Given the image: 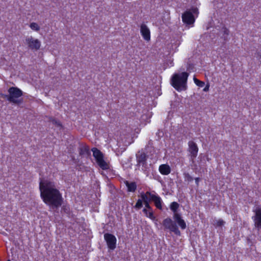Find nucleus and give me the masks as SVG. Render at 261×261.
<instances>
[{"label": "nucleus", "instance_id": "obj_23", "mask_svg": "<svg viewBox=\"0 0 261 261\" xmlns=\"http://www.w3.org/2000/svg\"><path fill=\"white\" fill-rule=\"evenodd\" d=\"M185 180L188 182H191L193 180V177L190 175L189 173H185L184 174Z\"/></svg>", "mask_w": 261, "mask_h": 261}, {"label": "nucleus", "instance_id": "obj_6", "mask_svg": "<svg viewBox=\"0 0 261 261\" xmlns=\"http://www.w3.org/2000/svg\"><path fill=\"white\" fill-rule=\"evenodd\" d=\"M179 205L177 202H172L170 205V208L171 210L174 213L173 218L176 221L178 225L182 229H185L186 228V223L184 220L181 218V217L179 214L177 213L178 208H179Z\"/></svg>", "mask_w": 261, "mask_h": 261}, {"label": "nucleus", "instance_id": "obj_21", "mask_svg": "<svg viewBox=\"0 0 261 261\" xmlns=\"http://www.w3.org/2000/svg\"><path fill=\"white\" fill-rule=\"evenodd\" d=\"M193 80L195 84L199 87H203L205 85L204 82L199 80L196 77H194Z\"/></svg>", "mask_w": 261, "mask_h": 261}, {"label": "nucleus", "instance_id": "obj_8", "mask_svg": "<svg viewBox=\"0 0 261 261\" xmlns=\"http://www.w3.org/2000/svg\"><path fill=\"white\" fill-rule=\"evenodd\" d=\"M163 225L166 229H169L177 236L180 235V231L175 223L170 218H167L163 221Z\"/></svg>", "mask_w": 261, "mask_h": 261}, {"label": "nucleus", "instance_id": "obj_19", "mask_svg": "<svg viewBox=\"0 0 261 261\" xmlns=\"http://www.w3.org/2000/svg\"><path fill=\"white\" fill-rule=\"evenodd\" d=\"M125 184L127 188V191L129 192H134L137 189V184L135 182H129L125 181Z\"/></svg>", "mask_w": 261, "mask_h": 261}, {"label": "nucleus", "instance_id": "obj_13", "mask_svg": "<svg viewBox=\"0 0 261 261\" xmlns=\"http://www.w3.org/2000/svg\"><path fill=\"white\" fill-rule=\"evenodd\" d=\"M140 32L145 40L148 41L150 40V32L146 25L145 24H142L141 25Z\"/></svg>", "mask_w": 261, "mask_h": 261}, {"label": "nucleus", "instance_id": "obj_30", "mask_svg": "<svg viewBox=\"0 0 261 261\" xmlns=\"http://www.w3.org/2000/svg\"><path fill=\"white\" fill-rule=\"evenodd\" d=\"M224 32L225 34H228L229 31L227 29H225Z\"/></svg>", "mask_w": 261, "mask_h": 261}, {"label": "nucleus", "instance_id": "obj_9", "mask_svg": "<svg viewBox=\"0 0 261 261\" xmlns=\"http://www.w3.org/2000/svg\"><path fill=\"white\" fill-rule=\"evenodd\" d=\"M103 237L108 248L110 250H114L116 247L117 244V239L116 237L113 234L106 233L104 234Z\"/></svg>", "mask_w": 261, "mask_h": 261}, {"label": "nucleus", "instance_id": "obj_7", "mask_svg": "<svg viewBox=\"0 0 261 261\" xmlns=\"http://www.w3.org/2000/svg\"><path fill=\"white\" fill-rule=\"evenodd\" d=\"M197 13L198 9L197 8H193L190 10L185 11L182 15V21L188 25L194 23L195 19L193 14Z\"/></svg>", "mask_w": 261, "mask_h": 261}, {"label": "nucleus", "instance_id": "obj_11", "mask_svg": "<svg viewBox=\"0 0 261 261\" xmlns=\"http://www.w3.org/2000/svg\"><path fill=\"white\" fill-rule=\"evenodd\" d=\"M25 43L32 50H38L41 46L40 41L37 39H34L32 36L25 38Z\"/></svg>", "mask_w": 261, "mask_h": 261}, {"label": "nucleus", "instance_id": "obj_24", "mask_svg": "<svg viewBox=\"0 0 261 261\" xmlns=\"http://www.w3.org/2000/svg\"><path fill=\"white\" fill-rule=\"evenodd\" d=\"M142 206H143V201L140 199H139L137 200L135 207L136 208L140 209L142 207Z\"/></svg>", "mask_w": 261, "mask_h": 261}, {"label": "nucleus", "instance_id": "obj_2", "mask_svg": "<svg viewBox=\"0 0 261 261\" xmlns=\"http://www.w3.org/2000/svg\"><path fill=\"white\" fill-rule=\"evenodd\" d=\"M189 75V73L187 72L174 74L171 81L173 87L178 91L187 90Z\"/></svg>", "mask_w": 261, "mask_h": 261}, {"label": "nucleus", "instance_id": "obj_28", "mask_svg": "<svg viewBox=\"0 0 261 261\" xmlns=\"http://www.w3.org/2000/svg\"><path fill=\"white\" fill-rule=\"evenodd\" d=\"M210 85L209 84H207L205 87L203 88V91L204 92H207L209 90Z\"/></svg>", "mask_w": 261, "mask_h": 261}, {"label": "nucleus", "instance_id": "obj_10", "mask_svg": "<svg viewBox=\"0 0 261 261\" xmlns=\"http://www.w3.org/2000/svg\"><path fill=\"white\" fill-rule=\"evenodd\" d=\"M198 147L197 144L193 141H190L188 142V151L190 153V160L194 162V160L196 159L198 155Z\"/></svg>", "mask_w": 261, "mask_h": 261}, {"label": "nucleus", "instance_id": "obj_16", "mask_svg": "<svg viewBox=\"0 0 261 261\" xmlns=\"http://www.w3.org/2000/svg\"><path fill=\"white\" fill-rule=\"evenodd\" d=\"M137 164L139 165L144 166L146 165L147 156L144 152H142L136 155Z\"/></svg>", "mask_w": 261, "mask_h": 261}, {"label": "nucleus", "instance_id": "obj_4", "mask_svg": "<svg viewBox=\"0 0 261 261\" xmlns=\"http://www.w3.org/2000/svg\"><path fill=\"white\" fill-rule=\"evenodd\" d=\"M93 156L94 157L96 163L102 170H106L109 169V164L105 161L102 153L97 148L93 147L91 149Z\"/></svg>", "mask_w": 261, "mask_h": 261}, {"label": "nucleus", "instance_id": "obj_27", "mask_svg": "<svg viewBox=\"0 0 261 261\" xmlns=\"http://www.w3.org/2000/svg\"><path fill=\"white\" fill-rule=\"evenodd\" d=\"M224 222L222 219H219L217 221V225L218 226H221L224 225Z\"/></svg>", "mask_w": 261, "mask_h": 261}, {"label": "nucleus", "instance_id": "obj_25", "mask_svg": "<svg viewBox=\"0 0 261 261\" xmlns=\"http://www.w3.org/2000/svg\"><path fill=\"white\" fill-rule=\"evenodd\" d=\"M50 121L52 122L53 124L55 125L56 126L58 127H62V124L61 122L59 121L56 120V119L53 118L50 120Z\"/></svg>", "mask_w": 261, "mask_h": 261}, {"label": "nucleus", "instance_id": "obj_12", "mask_svg": "<svg viewBox=\"0 0 261 261\" xmlns=\"http://www.w3.org/2000/svg\"><path fill=\"white\" fill-rule=\"evenodd\" d=\"M78 151L80 156L81 157H89L90 154V148L86 143H79Z\"/></svg>", "mask_w": 261, "mask_h": 261}, {"label": "nucleus", "instance_id": "obj_14", "mask_svg": "<svg viewBox=\"0 0 261 261\" xmlns=\"http://www.w3.org/2000/svg\"><path fill=\"white\" fill-rule=\"evenodd\" d=\"M254 212L255 216L253 220L255 226L257 228H261V208H256Z\"/></svg>", "mask_w": 261, "mask_h": 261}, {"label": "nucleus", "instance_id": "obj_18", "mask_svg": "<svg viewBox=\"0 0 261 261\" xmlns=\"http://www.w3.org/2000/svg\"><path fill=\"white\" fill-rule=\"evenodd\" d=\"M153 194H154L151 193L149 191L142 192L140 194L141 198L140 199L142 200L143 202L151 201V196H153Z\"/></svg>", "mask_w": 261, "mask_h": 261}, {"label": "nucleus", "instance_id": "obj_22", "mask_svg": "<svg viewBox=\"0 0 261 261\" xmlns=\"http://www.w3.org/2000/svg\"><path fill=\"white\" fill-rule=\"evenodd\" d=\"M30 27L33 30L38 31L40 30V27L38 24L36 22H32L30 24Z\"/></svg>", "mask_w": 261, "mask_h": 261}, {"label": "nucleus", "instance_id": "obj_15", "mask_svg": "<svg viewBox=\"0 0 261 261\" xmlns=\"http://www.w3.org/2000/svg\"><path fill=\"white\" fill-rule=\"evenodd\" d=\"M151 201L154 202L155 206L159 210H162V200L161 198L157 194H153V196L151 197Z\"/></svg>", "mask_w": 261, "mask_h": 261}, {"label": "nucleus", "instance_id": "obj_20", "mask_svg": "<svg viewBox=\"0 0 261 261\" xmlns=\"http://www.w3.org/2000/svg\"><path fill=\"white\" fill-rule=\"evenodd\" d=\"M143 212L146 217L152 220H155V217L154 215L153 210H148L146 208H143Z\"/></svg>", "mask_w": 261, "mask_h": 261}, {"label": "nucleus", "instance_id": "obj_29", "mask_svg": "<svg viewBox=\"0 0 261 261\" xmlns=\"http://www.w3.org/2000/svg\"><path fill=\"white\" fill-rule=\"evenodd\" d=\"M200 180V178L199 177H196L195 178V184L197 186H198L199 185V182Z\"/></svg>", "mask_w": 261, "mask_h": 261}, {"label": "nucleus", "instance_id": "obj_17", "mask_svg": "<svg viewBox=\"0 0 261 261\" xmlns=\"http://www.w3.org/2000/svg\"><path fill=\"white\" fill-rule=\"evenodd\" d=\"M159 171L163 175H167L171 172V168L168 164H162L159 166Z\"/></svg>", "mask_w": 261, "mask_h": 261}, {"label": "nucleus", "instance_id": "obj_3", "mask_svg": "<svg viewBox=\"0 0 261 261\" xmlns=\"http://www.w3.org/2000/svg\"><path fill=\"white\" fill-rule=\"evenodd\" d=\"M8 95H1L12 103L20 105L22 102V98H19L22 96L23 92L20 89L16 87H11L8 89Z\"/></svg>", "mask_w": 261, "mask_h": 261}, {"label": "nucleus", "instance_id": "obj_31", "mask_svg": "<svg viewBox=\"0 0 261 261\" xmlns=\"http://www.w3.org/2000/svg\"><path fill=\"white\" fill-rule=\"evenodd\" d=\"M7 261H11L10 259H8Z\"/></svg>", "mask_w": 261, "mask_h": 261}, {"label": "nucleus", "instance_id": "obj_1", "mask_svg": "<svg viewBox=\"0 0 261 261\" xmlns=\"http://www.w3.org/2000/svg\"><path fill=\"white\" fill-rule=\"evenodd\" d=\"M39 190L40 197L46 204L55 208L62 205L63 202L62 195L56 188L54 181L48 179L41 180Z\"/></svg>", "mask_w": 261, "mask_h": 261}, {"label": "nucleus", "instance_id": "obj_5", "mask_svg": "<svg viewBox=\"0 0 261 261\" xmlns=\"http://www.w3.org/2000/svg\"><path fill=\"white\" fill-rule=\"evenodd\" d=\"M93 156L94 157L96 163L102 170H106L109 169V164L105 161L102 153L97 148L93 147L91 149Z\"/></svg>", "mask_w": 261, "mask_h": 261}, {"label": "nucleus", "instance_id": "obj_26", "mask_svg": "<svg viewBox=\"0 0 261 261\" xmlns=\"http://www.w3.org/2000/svg\"><path fill=\"white\" fill-rule=\"evenodd\" d=\"M149 203H150V202H144V205H145V208H146L148 210H152V208L150 206Z\"/></svg>", "mask_w": 261, "mask_h": 261}]
</instances>
